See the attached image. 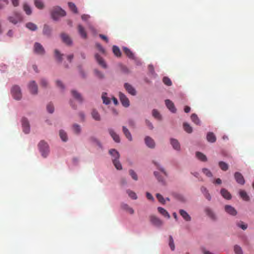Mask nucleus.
<instances>
[{"label": "nucleus", "mask_w": 254, "mask_h": 254, "mask_svg": "<svg viewBox=\"0 0 254 254\" xmlns=\"http://www.w3.org/2000/svg\"><path fill=\"white\" fill-rule=\"evenodd\" d=\"M65 14V11L59 6L53 7L51 11V15L54 20H57L60 17L64 16Z\"/></svg>", "instance_id": "f257e3e1"}, {"label": "nucleus", "mask_w": 254, "mask_h": 254, "mask_svg": "<svg viewBox=\"0 0 254 254\" xmlns=\"http://www.w3.org/2000/svg\"><path fill=\"white\" fill-rule=\"evenodd\" d=\"M38 147L42 156L46 158L49 152V146L48 144L44 141L42 140L39 142Z\"/></svg>", "instance_id": "f03ea898"}, {"label": "nucleus", "mask_w": 254, "mask_h": 254, "mask_svg": "<svg viewBox=\"0 0 254 254\" xmlns=\"http://www.w3.org/2000/svg\"><path fill=\"white\" fill-rule=\"evenodd\" d=\"M11 93L13 98L19 100L22 97V93L20 87L17 85L13 86L11 90Z\"/></svg>", "instance_id": "7ed1b4c3"}, {"label": "nucleus", "mask_w": 254, "mask_h": 254, "mask_svg": "<svg viewBox=\"0 0 254 254\" xmlns=\"http://www.w3.org/2000/svg\"><path fill=\"white\" fill-rule=\"evenodd\" d=\"M8 19L10 22L16 24L22 21V17L20 13H15L13 15L8 17Z\"/></svg>", "instance_id": "20e7f679"}, {"label": "nucleus", "mask_w": 254, "mask_h": 254, "mask_svg": "<svg viewBox=\"0 0 254 254\" xmlns=\"http://www.w3.org/2000/svg\"><path fill=\"white\" fill-rule=\"evenodd\" d=\"M120 100L122 105L126 107H128L129 105V101L127 96L123 93L120 92L119 93Z\"/></svg>", "instance_id": "39448f33"}, {"label": "nucleus", "mask_w": 254, "mask_h": 254, "mask_svg": "<svg viewBox=\"0 0 254 254\" xmlns=\"http://www.w3.org/2000/svg\"><path fill=\"white\" fill-rule=\"evenodd\" d=\"M234 178L237 183L243 185L245 183V181L243 175L239 172H237L234 174Z\"/></svg>", "instance_id": "423d86ee"}, {"label": "nucleus", "mask_w": 254, "mask_h": 254, "mask_svg": "<svg viewBox=\"0 0 254 254\" xmlns=\"http://www.w3.org/2000/svg\"><path fill=\"white\" fill-rule=\"evenodd\" d=\"M34 51L38 54L43 55L45 53V50L41 44L39 43H35L34 46Z\"/></svg>", "instance_id": "0eeeda50"}, {"label": "nucleus", "mask_w": 254, "mask_h": 254, "mask_svg": "<svg viewBox=\"0 0 254 254\" xmlns=\"http://www.w3.org/2000/svg\"><path fill=\"white\" fill-rule=\"evenodd\" d=\"M23 130L25 133H28L30 131V126L28 120L23 118L21 121Z\"/></svg>", "instance_id": "6e6552de"}, {"label": "nucleus", "mask_w": 254, "mask_h": 254, "mask_svg": "<svg viewBox=\"0 0 254 254\" xmlns=\"http://www.w3.org/2000/svg\"><path fill=\"white\" fill-rule=\"evenodd\" d=\"M30 92L33 94H36L38 92V86L34 81H31L28 85Z\"/></svg>", "instance_id": "1a4fd4ad"}, {"label": "nucleus", "mask_w": 254, "mask_h": 254, "mask_svg": "<svg viewBox=\"0 0 254 254\" xmlns=\"http://www.w3.org/2000/svg\"><path fill=\"white\" fill-rule=\"evenodd\" d=\"M150 221L151 222L157 227H160L163 225V222L159 218L156 217L154 216H150Z\"/></svg>", "instance_id": "9d476101"}, {"label": "nucleus", "mask_w": 254, "mask_h": 254, "mask_svg": "<svg viewBox=\"0 0 254 254\" xmlns=\"http://www.w3.org/2000/svg\"><path fill=\"white\" fill-rule=\"evenodd\" d=\"M71 95L73 97L79 102H82L83 101V98L81 94L77 92L76 90H72L71 91Z\"/></svg>", "instance_id": "9b49d317"}, {"label": "nucleus", "mask_w": 254, "mask_h": 254, "mask_svg": "<svg viewBox=\"0 0 254 254\" xmlns=\"http://www.w3.org/2000/svg\"><path fill=\"white\" fill-rule=\"evenodd\" d=\"M124 87L126 89V90L128 92V93L132 95H135L136 94V91L135 89L133 88V87L127 83H126L124 84Z\"/></svg>", "instance_id": "f8f14e48"}, {"label": "nucleus", "mask_w": 254, "mask_h": 254, "mask_svg": "<svg viewBox=\"0 0 254 254\" xmlns=\"http://www.w3.org/2000/svg\"><path fill=\"white\" fill-rule=\"evenodd\" d=\"M95 58L99 65L104 68H107V65L105 61L98 54H95Z\"/></svg>", "instance_id": "ddd939ff"}, {"label": "nucleus", "mask_w": 254, "mask_h": 254, "mask_svg": "<svg viewBox=\"0 0 254 254\" xmlns=\"http://www.w3.org/2000/svg\"><path fill=\"white\" fill-rule=\"evenodd\" d=\"M170 143L173 146V148L177 151H179L181 149V146L179 141L175 139L171 138L170 139Z\"/></svg>", "instance_id": "4468645a"}, {"label": "nucleus", "mask_w": 254, "mask_h": 254, "mask_svg": "<svg viewBox=\"0 0 254 254\" xmlns=\"http://www.w3.org/2000/svg\"><path fill=\"white\" fill-rule=\"evenodd\" d=\"M109 132L110 135L112 136L114 140L116 142H120V138L118 134H117L113 129L110 128L109 129Z\"/></svg>", "instance_id": "2eb2a0df"}, {"label": "nucleus", "mask_w": 254, "mask_h": 254, "mask_svg": "<svg viewBox=\"0 0 254 254\" xmlns=\"http://www.w3.org/2000/svg\"><path fill=\"white\" fill-rule=\"evenodd\" d=\"M225 211L230 215L235 216L237 214V211L231 205H226L225 206Z\"/></svg>", "instance_id": "dca6fc26"}, {"label": "nucleus", "mask_w": 254, "mask_h": 254, "mask_svg": "<svg viewBox=\"0 0 254 254\" xmlns=\"http://www.w3.org/2000/svg\"><path fill=\"white\" fill-rule=\"evenodd\" d=\"M78 31L80 36L83 38H86L87 34L85 31L84 28L80 24H79L77 26Z\"/></svg>", "instance_id": "f3484780"}, {"label": "nucleus", "mask_w": 254, "mask_h": 254, "mask_svg": "<svg viewBox=\"0 0 254 254\" xmlns=\"http://www.w3.org/2000/svg\"><path fill=\"white\" fill-rule=\"evenodd\" d=\"M61 38L62 39L63 41L66 44L69 45L71 44L72 41L68 35H66L65 33H62L61 34Z\"/></svg>", "instance_id": "a211bd4d"}, {"label": "nucleus", "mask_w": 254, "mask_h": 254, "mask_svg": "<svg viewBox=\"0 0 254 254\" xmlns=\"http://www.w3.org/2000/svg\"><path fill=\"white\" fill-rule=\"evenodd\" d=\"M179 213L186 221H190L191 220L190 216L185 210L183 209H180L179 210Z\"/></svg>", "instance_id": "6ab92c4d"}, {"label": "nucleus", "mask_w": 254, "mask_h": 254, "mask_svg": "<svg viewBox=\"0 0 254 254\" xmlns=\"http://www.w3.org/2000/svg\"><path fill=\"white\" fill-rule=\"evenodd\" d=\"M145 144L150 148H154L155 147V142L153 139L149 136H147L145 138Z\"/></svg>", "instance_id": "aec40b11"}, {"label": "nucleus", "mask_w": 254, "mask_h": 254, "mask_svg": "<svg viewBox=\"0 0 254 254\" xmlns=\"http://www.w3.org/2000/svg\"><path fill=\"white\" fill-rule=\"evenodd\" d=\"M103 102L106 105H108L111 102V98L108 96L106 92H103L101 96Z\"/></svg>", "instance_id": "412c9836"}, {"label": "nucleus", "mask_w": 254, "mask_h": 254, "mask_svg": "<svg viewBox=\"0 0 254 254\" xmlns=\"http://www.w3.org/2000/svg\"><path fill=\"white\" fill-rule=\"evenodd\" d=\"M207 140L208 142L213 143L216 141V138L214 134L212 132H209L206 136Z\"/></svg>", "instance_id": "4be33fe9"}, {"label": "nucleus", "mask_w": 254, "mask_h": 254, "mask_svg": "<svg viewBox=\"0 0 254 254\" xmlns=\"http://www.w3.org/2000/svg\"><path fill=\"white\" fill-rule=\"evenodd\" d=\"M220 193L222 196L226 199H230L231 198V195L230 192L225 189H222L221 190Z\"/></svg>", "instance_id": "5701e85b"}, {"label": "nucleus", "mask_w": 254, "mask_h": 254, "mask_svg": "<svg viewBox=\"0 0 254 254\" xmlns=\"http://www.w3.org/2000/svg\"><path fill=\"white\" fill-rule=\"evenodd\" d=\"M158 212L163 215L164 217H167V218H170V215L169 213L163 208L159 207H158Z\"/></svg>", "instance_id": "b1692460"}, {"label": "nucleus", "mask_w": 254, "mask_h": 254, "mask_svg": "<svg viewBox=\"0 0 254 254\" xmlns=\"http://www.w3.org/2000/svg\"><path fill=\"white\" fill-rule=\"evenodd\" d=\"M123 131L124 134L125 135V136H126V137L128 139V140L131 141L132 140L131 135L130 132L129 131V130H128V129L127 128L125 127H123Z\"/></svg>", "instance_id": "393cba45"}, {"label": "nucleus", "mask_w": 254, "mask_h": 254, "mask_svg": "<svg viewBox=\"0 0 254 254\" xmlns=\"http://www.w3.org/2000/svg\"><path fill=\"white\" fill-rule=\"evenodd\" d=\"M196 156L197 158L201 161L205 162L207 161L206 156L203 153L200 152H196Z\"/></svg>", "instance_id": "a878e982"}, {"label": "nucleus", "mask_w": 254, "mask_h": 254, "mask_svg": "<svg viewBox=\"0 0 254 254\" xmlns=\"http://www.w3.org/2000/svg\"><path fill=\"white\" fill-rule=\"evenodd\" d=\"M123 51L125 54L130 59H133L134 57L133 54L132 52L127 48L124 47L123 48Z\"/></svg>", "instance_id": "bb28decb"}, {"label": "nucleus", "mask_w": 254, "mask_h": 254, "mask_svg": "<svg viewBox=\"0 0 254 254\" xmlns=\"http://www.w3.org/2000/svg\"><path fill=\"white\" fill-rule=\"evenodd\" d=\"M165 104L167 108L170 111H174L175 109L174 103L169 100L165 101Z\"/></svg>", "instance_id": "cd10ccee"}, {"label": "nucleus", "mask_w": 254, "mask_h": 254, "mask_svg": "<svg viewBox=\"0 0 254 254\" xmlns=\"http://www.w3.org/2000/svg\"><path fill=\"white\" fill-rule=\"evenodd\" d=\"M122 208L130 214H133L134 213V210L127 204H123Z\"/></svg>", "instance_id": "c85d7f7f"}, {"label": "nucleus", "mask_w": 254, "mask_h": 254, "mask_svg": "<svg viewBox=\"0 0 254 254\" xmlns=\"http://www.w3.org/2000/svg\"><path fill=\"white\" fill-rule=\"evenodd\" d=\"M118 159H112L113 163L117 170H122V166Z\"/></svg>", "instance_id": "c756f323"}, {"label": "nucleus", "mask_w": 254, "mask_h": 254, "mask_svg": "<svg viewBox=\"0 0 254 254\" xmlns=\"http://www.w3.org/2000/svg\"><path fill=\"white\" fill-rule=\"evenodd\" d=\"M26 27L31 31H36L37 29V25L32 22H28L26 23Z\"/></svg>", "instance_id": "7c9ffc66"}, {"label": "nucleus", "mask_w": 254, "mask_h": 254, "mask_svg": "<svg viewBox=\"0 0 254 254\" xmlns=\"http://www.w3.org/2000/svg\"><path fill=\"white\" fill-rule=\"evenodd\" d=\"M52 29L48 25H45L43 28V33L44 35L47 36H50L51 33Z\"/></svg>", "instance_id": "2f4dec72"}, {"label": "nucleus", "mask_w": 254, "mask_h": 254, "mask_svg": "<svg viewBox=\"0 0 254 254\" xmlns=\"http://www.w3.org/2000/svg\"><path fill=\"white\" fill-rule=\"evenodd\" d=\"M241 197L245 201H248L249 200V197L248 195L247 192L245 190H241L239 192Z\"/></svg>", "instance_id": "473e14b6"}, {"label": "nucleus", "mask_w": 254, "mask_h": 254, "mask_svg": "<svg viewBox=\"0 0 254 254\" xmlns=\"http://www.w3.org/2000/svg\"><path fill=\"white\" fill-rule=\"evenodd\" d=\"M34 4L36 7L39 9H43L44 7V4L42 0H34Z\"/></svg>", "instance_id": "72a5a7b5"}, {"label": "nucleus", "mask_w": 254, "mask_h": 254, "mask_svg": "<svg viewBox=\"0 0 254 254\" xmlns=\"http://www.w3.org/2000/svg\"><path fill=\"white\" fill-rule=\"evenodd\" d=\"M218 165L219 167L223 171H226L228 169V165L224 162L220 161Z\"/></svg>", "instance_id": "f704fd0d"}, {"label": "nucleus", "mask_w": 254, "mask_h": 254, "mask_svg": "<svg viewBox=\"0 0 254 254\" xmlns=\"http://www.w3.org/2000/svg\"><path fill=\"white\" fill-rule=\"evenodd\" d=\"M109 153L114 157L113 159H119L120 157V154L119 152L115 149H111L109 151Z\"/></svg>", "instance_id": "c9c22d12"}, {"label": "nucleus", "mask_w": 254, "mask_h": 254, "mask_svg": "<svg viewBox=\"0 0 254 254\" xmlns=\"http://www.w3.org/2000/svg\"><path fill=\"white\" fill-rule=\"evenodd\" d=\"M113 52L115 55L118 57H120L121 56V52L118 47L116 46H113Z\"/></svg>", "instance_id": "e433bc0d"}, {"label": "nucleus", "mask_w": 254, "mask_h": 254, "mask_svg": "<svg viewBox=\"0 0 254 254\" xmlns=\"http://www.w3.org/2000/svg\"><path fill=\"white\" fill-rule=\"evenodd\" d=\"M60 136L63 141L65 142L67 140V136L66 133L63 130H60Z\"/></svg>", "instance_id": "4c0bfd02"}, {"label": "nucleus", "mask_w": 254, "mask_h": 254, "mask_svg": "<svg viewBox=\"0 0 254 254\" xmlns=\"http://www.w3.org/2000/svg\"><path fill=\"white\" fill-rule=\"evenodd\" d=\"M72 130L74 133L78 134L81 132V127L79 125L74 124L72 126Z\"/></svg>", "instance_id": "58836bf2"}, {"label": "nucleus", "mask_w": 254, "mask_h": 254, "mask_svg": "<svg viewBox=\"0 0 254 254\" xmlns=\"http://www.w3.org/2000/svg\"><path fill=\"white\" fill-rule=\"evenodd\" d=\"M191 119L192 121L196 125H200V122L198 118L197 117V115H195V114H193L191 116Z\"/></svg>", "instance_id": "ea45409f"}, {"label": "nucleus", "mask_w": 254, "mask_h": 254, "mask_svg": "<svg viewBox=\"0 0 254 254\" xmlns=\"http://www.w3.org/2000/svg\"><path fill=\"white\" fill-rule=\"evenodd\" d=\"M68 6L71 10H72L75 13H78L77 8L76 7V5L74 4V3H73L71 2H68Z\"/></svg>", "instance_id": "a19ab883"}, {"label": "nucleus", "mask_w": 254, "mask_h": 254, "mask_svg": "<svg viewBox=\"0 0 254 254\" xmlns=\"http://www.w3.org/2000/svg\"><path fill=\"white\" fill-rule=\"evenodd\" d=\"M23 9L27 15H30L32 13L31 8L26 3L23 4Z\"/></svg>", "instance_id": "79ce46f5"}, {"label": "nucleus", "mask_w": 254, "mask_h": 254, "mask_svg": "<svg viewBox=\"0 0 254 254\" xmlns=\"http://www.w3.org/2000/svg\"><path fill=\"white\" fill-rule=\"evenodd\" d=\"M183 127L184 130L188 133H191L192 131V127L187 123H184Z\"/></svg>", "instance_id": "37998d69"}, {"label": "nucleus", "mask_w": 254, "mask_h": 254, "mask_svg": "<svg viewBox=\"0 0 254 254\" xmlns=\"http://www.w3.org/2000/svg\"><path fill=\"white\" fill-rule=\"evenodd\" d=\"M234 251L236 254H243L242 248L238 245L234 246Z\"/></svg>", "instance_id": "c03bdc74"}, {"label": "nucleus", "mask_w": 254, "mask_h": 254, "mask_svg": "<svg viewBox=\"0 0 254 254\" xmlns=\"http://www.w3.org/2000/svg\"><path fill=\"white\" fill-rule=\"evenodd\" d=\"M205 212L206 213L207 215H208L210 217H211L212 219L215 218V215L211 210V209L209 208H205Z\"/></svg>", "instance_id": "a18cd8bd"}, {"label": "nucleus", "mask_w": 254, "mask_h": 254, "mask_svg": "<svg viewBox=\"0 0 254 254\" xmlns=\"http://www.w3.org/2000/svg\"><path fill=\"white\" fill-rule=\"evenodd\" d=\"M169 246L172 251H174L175 248L174 240L173 237L171 236L169 237Z\"/></svg>", "instance_id": "49530a36"}, {"label": "nucleus", "mask_w": 254, "mask_h": 254, "mask_svg": "<svg viewBox=\"0 0 254 254\" xmlns=\"http://www.w3.org/2000/svg\"><path fill=\"white\" fill-rule=\"evenodd\" d=\"M127 193L129 195V197H130L133 199H137V195L136 193L130 190H127Z\"/></svg>", "instance_id": "de8ad7c7"}, {"label": "nucleus", "mask_w": 254, "mask_h": 254, "mask_svg": "<svg viewBox=\"0 0 254 254\" xmlns=\"http://www.w3.org/2000/svg\"><path fill=\"white\" fill-rule=\"evenodd\" d=\"M163 81L164 83L167 86H171L172 85V81L168 77H164L163 78Z\"/></svg>", "instance_id": "09e8293b"}, {"label": "nucleus", "mask_w": 254, "mask_h": 254, "mask_svg": "<svg viewBox=\"0 0 254 254\" xmlns=\"http://www.w3.org/2000/svg\"><path fill=\"white\" fill-rule=\"evenodd\" d=\"M91 116L95 120L99 121L100 120V116L98 112H91Z\"/></svg>", "instance_id": "8fccbe9b"}, {"label": "nucleus", "mask_w": 254, "mask_h": 254, "mask_svg": "<svg viewBox=\"0 0 254 254\" xmlns=\"http://www.w3.org/2000/svg\"><path fill=\"white\" fill-rule=\"evenodd\" d=\"M156 197L158 201L162 204H164L165 202V199L164 198L163 196L160 193L156 194Z\"/></svg>", "instance_id": "3c124183"}, {"label": "nucleus", "mask_w": 254, "mask_h": 254, "mask_svg": "<svg viewBox=\"0 0 254 254\" xmlns=\"http://www.w3.org/2000/svg\"><path fill=\"white\" fill-rule=\"evenodd\" d=\"M55 54L56 58L60 61L61 62L62 60L63 55L61 54L58 50H55Z\"/></svg>", "instance_id": "603ef678"}, {"label": "nucleus", "mask_w": 254, "mask_h": 254, "mask_svg": "<svg viewBox=\"0 0 254 254\" xmlns=\"http://www.w3.org/2000/svg\"><path fill=\"white\" fill-rule=\"evenodd\" d=\"M129 175L131 176L132 178L135 181L137 180V176L136 173L132 170H130L129 171Z\"/></svg>", "instance_id": "864d4df0"}, {"label": "nucleus", "mask_w": 254, "mask_h": 254, "mask_svg": "<svg viewBox=\"0 0 254 254\" xmlns=\"http://www.w3.org/2000/svg\"><path fill=\"white\" fill-rule=\"evenodd\" d=\"M94 72L96 75V76L99 79H102L104 78V74L99 70L97 69L94 70Z\"/></svg>", "instance_id": "5fc2aeb1"}, {"label": "nucleus", "mask_w": 254, "mask_h": 254, "mask_svg": "<svg viewBox=\"0 0 254 254\" xmlns=\"http://www.w3.org/2000/svg\"><path fill=\"white\" fill-rule=\"evenodd\" d=\"M152 116L156 120L160 121L162 119L160 112H153Z\"/></svg>", "instance_id": "6e6d98bb"}, {"label": "nucleus", "mask_w": 254, "mask_h": 254, "mask_svg": "<svg viewBox=\"0 0 254 254\" xmlns=\"http://www.w3.org/2000/svg\"><path fill=\"white\" fill-rule=\"evenodd\" d=\"M154 174L157 177V180H158L159 182H161L163 184L165 183V181L163 178L160 176H159L158 173L157 172H154Z\"/></svg>", "instance_id": "4d7b16f0"}, {"label": "nucleus", "mask_w": 254, "mask_h": 254, "mask_svg": "<svg viewBox=\"0 0 254 254\" xmlns=\"http://www.w3.org/2000/svg\"><path fill=\"white\" fill-rule=\"evenodd\" d=\"M96 46L98 48V50L100 51L102 53L104 54L105 53V50L103 48V47L99 43H96Z\"/></svg>", "instance_id": "13d9d810"}, {"label": "nucleus", "mask_w": 254, "mask_h": 254, "mask_svg": "<svg viewBox=\"0 0 254 254\" xmlns=\"http://www.w3.org/2000/svg\"><path fill=\"white\" fill-rule=\"evenodd\" d=\"M202 172L207 177H210L212 176V174H211V172L207 169H206V168L203 169Z\"/></svg>", "instance_id": "bf43d9fd"}, {"label": "nucleus", "mask_w": 254, "mask_h": 254, "mask_svg": "<svg viewBox=\"0 0 254 254\" xmlns=\"http://www.w3.org/2000/svg\"><path fill=\"white\" fill-rule=\"evenodd\" d=\"M237 226L241 228L243 230H246L247 228V225L245 224L243 222H240L237 224Z\"/></svg>", "instance_id": "052dcab7"}, {"label": "nucleus", "mask_w": 254, "mask_h": 254, "mask_svg": "<svg viewBox=\"0 0 254 254\" xmlns=\"http://www.w3.org/2000/svg\"><path fill=\"white\" fill-rule=\"evenodd\" d=\"M54 106L52 103H49L47 105V110L48 111H54Z\"/></svg>", "instance_id": "680f3d73"}, {"label": "nucleus", "mask_w": 254, "mask_h": 254, "mask_svg": "<svg viewBox=\"0 0 254 254\" xmlns=\"http://www.w3.org/2000/svg\"><path fill=\"white\" fill-rule=\"evenodd\" d=\"M8 3L7 0H0V9L6 5Z\"/></svg>", "instance_id": "e2e57ef3"}, {"label": "nucleus", "mask_w": 254, "mask_h": 254, "mask_svg": "<svg viewBox=\"0 0 254 254\" xmlns=\"http://www.w3.org/2000/svg\"><path fill=\"white\" fill-rule=\"evenodd\" d=\"M40 84L42 86L46 87L48 86V83L45 79H42L41 80Z\"/></svg>", "instance_id": "0e129e2a"}, {"label": "nucleus", "mask_w": 254, "mask_h": 254, "mask_svg": "<svg viewBox=\"0 0 254 254\" xmlns=\"http://www.w3.org/2000/svg\"><path fill=\"white\" fill-rule=\"evenodd\" d=\"M56 84H57V86L58 87H59L60 88H61V89H64V85L61 81L57 80L56 81Z\"/></svg>", "instance_id": "69168bd1"}, {"label": "nucleus", "mask_w": 254, "mask_h": 254, "mask_svg": "<svg viewBox=\"0 0 254 254\" xmlns=\"http://www.w3.org/2000/svg\"><path fill=\"white\" fill-rule=\"evenodd\" d=\"M154 164L158 167V168L162 172L164 173V174L165 176H167V174L164 168L159 167L158 165L155 162H153Z\"/></svg>", "instance_id": "338daca9"}, {"label": "nucleus", "mask_w": 254, "mask_h": 254, "mask_svg": "<svg viewBox=\"0 0 254 254\" xmlns=\"http://www.w3.org/2000/svg\"><path fill=\"white\" fill-rule=\"evenodd\" d=\"M90 15H88V14H83L81 16V19L83 21H87L90 18Z\"/></svg>", "instance_id": "774afa93"}]
</instances>
